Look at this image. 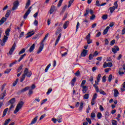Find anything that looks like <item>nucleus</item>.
I'll use <instances>...</instances> for the list:
<instances>
[{
    "label": "nucleus",
    "instance_id": "nucleus-5",
    "mask_svg": "<svg viewBox=\"0 0 125 125\" xmlns=\"http://www.w3.org/2000/svg\"><path fill=\"white\" fill-rule=\"evenodd\" d=\"M13 7L12 8V11H14V10H16L17 9L18 6H19V1L16 0L13 3Z\"/></svg>",
    "mask_w": 125,
    "mask_h": 125
},
{
    "label": "nucleus",
    "instance_id": "nucleus-10",
    "mask_svg": "<svg viewBox=\"0 0 125 125\" xmlns=\"http://www.w3.org/2000/svg\"><path fill=\"white\" fill-rule=\"evenodd\" d=\"M30 86H26L25 88L22 89L20 91V93H23V92H25V91H27V90H29L30 89Z\"/></svg>",
    "mask_w": 125,
    "mask_h": 125
},
{
    "label": "nucleus",
    "instance_id": "nucleus-51",
    "mask_svg": "<svg viewBox=\"0 0 125 125\" xmlns=\"http://www.w3.org/2000/svg\"><path fill=\"white\" fill-rule=\"evenodd\" d=\"M101 78V74H98L97 77V81L98 82H100V78Z\"/></svg>",
    "mask_w": 125,
    "mask_h": 125
},
{
    "label": "nucleus",
    "instance_id": "nucleus-9",
    "mask_svg": "<svg viewBox=\"0 0 125 125\" xmlns=\"http://www.w3.org/2000/svg\"><path fill=\"white\" fill-rule=\"evenodd\" d=\"M119 50H120V48L118 46H115L114 48H112V51L113 52V53H114V54H116L117 51H119Z\"/></svg>",
    "mask_w": 125,
    "mask_h": 125
},
{
    "label": "nucleus",
    "instance_id": "nucleus-15",
    "mask_svg": "<svg viewBox=\"0 0 125 125\" xmlns=\"http://www.w3.org/2000/svg\"><path fill=\"white\" fill-rule=\"evenodd\" d=\"M69 21H66L63 24V29H67V28L68 27V26H69Z\"/></svg>",
    "mask_w": 125,
    "mask_h": 125
},
{
    "label": "nucleus",
    "instance_id": "nucleus-44",
    "mask_svg": "<svg viewBox=\"0 0 125 125\" xmlns=\"http://www.w3.org/2000/svg\"><path fill=\"white\" fill-rule=\"evenodd\" d=\"M88 13H89V9H87L85 10V12L84 14V16H87L88 15Z\"/></svg>",
    "mask_w": 125,
    "mask_h": 125
},
{
    "label": "nucleus",
    "instance_id": "nucleus-54",
    "mask_svg": "<svg viewBox=\"0 0 125 125\" xmlns=\"http://www.w3.org/2000/svg\"><path fill=\"white\" fill-rule=\"evenodd\" d=\"M96 98H97V93H95L94 94V95L93 96V98H92V100H95V99H96Z\"/></svg>",
    "mask_w": 125,
    "mask_h": 125
},
{
    "label": "nucleus",
    "instance_id": "nucleus-40",
    "mask_svg": "<svg viewBox=\"0 0 125 125\" xmlns=\"http://www.w3.org/2000/svg\"><path fill=\"white\" fill-rule=\"evenodd\" d=\"M102 18L103 20H106V19H108V15H104L102 17Z\"/></svg>",
    "mask_w": 125,
    "mask_h": 125
},
{
    "label": "nucleus",
    "instance_id": "nucleus-35",
    "mask_svg": "<svg viewBox=\"0 0 125 125\" xmlns=\"http://www.w3.org/2000/svg\"><path fill=\"white\" fill-rule=\"evenodd\" d=\"M85 83H86V81L85 80H83L81 83V87L85 86L84 85L85 84Z\"/></svg>",
    "mask_w": 125,
    "mask_h": 125
},
{
    "label": "nucleus",
    "instance_id": "nucleus-33",
    "mask_svg": "<svg viewBox=\"0 0 125 125\" xmlns=\"http://www.w3.org/2000/svg\"><path fill=\"white\" fill-rule=\"evenodd\" d=\"M10 32V29L7 28L6 30L5 31V34L6 36L7 37L9 36V33Z\"/></svg>",
    "mask_w": 125,
    "mask_h": 125
},
{
    "label": "nucleus",
    "instance_id": "nucleus-24",
    "mask_svg": "<svg viewBox=\"0 0 125 125\" xmlns=\"http://www.w3.org/2000/svg\"><path fill=\"white\" fill-rule=\"evenodd\" d=\"M7 111H8V108H6L4 110V111L3 112V115L2 116V118L5 117V115H6V114L7 113Z\"/></svg>",
    "mask_w": 125,
    "mask_h": 125
},
{
    "label": "nucleus",
    "instance_id": "nucleus-25",
    "mask_svg": "<svg viewBox=\"0 0 125 125\" xmlns=\"http://www.w3.org/2000/svg\"><path fill=\"white\" fill-rule=\"evenodd\" d=\"M114 91V97H118V95L119 94V91H118L117 89H115Z\"/></svg>",
    "mask_w": 125,
    "mask_h": 125
},
{
    "label": "nucleus",
    "instance_id": "nucleus-62",
    "mask_svg": "<svg viewBox=\"0 0 125 125\" xmlns=\"http://www.w3.org/2000/svg\"><path fill=\"white\" fill-rule=\"evenodd\" d=\"M94 18H95V15L92 14V16L90 17V20H94Z\"/></svg>",
    "mask_w": 125,
    "mask_h": 125
},
{
    "label": "nucleus",
    "instance_id": "nucleus-29",
    "mask_svg": "<svg viewBox=\"0 0 125 125\" xmlns=\"http://www.w3.org/2000/svg\"><path fill=\"white\" fill-rule=\"evenodd\" d=\"M30 4H31V0H28L27 2L26 3V5L25 7V8L27 9L29 6H30Z\"/></svg>",
    "mask_w": 125,
    "mask_h": 125
},
{
    "label": "nucleus",
    "instance_id": "nucleus-14",
    "mask_svg": "<svg viewBox=\"0 0 125 125\" xmlns=\"http://www.w3.org/2000/svg\"><path fill=\"white\" fill-rule=\"evenodd\" d=\"M7 19L6 18L2 17L0 20V26H1L6 21Z\"/></svg>",
    "mask_w": 125,
    "mask_h": 125
},
{
    "label": "nucleus",
    "instance_id": "nucleus-60",
    "mask_svg": "<svg viewBox=\"0 0 125 125\" xmlns=\"http://www.w3.org/2000/svg\"><path fill=\"white\" fill-rule=\"evenodd\" d=\"M114 5H115V7L116 9L118 8V6H119V5H118V1H116L114 2Z\"/></svg>",
    "mask_w": 125,
    "mask_h": 125
},
{
    "label": "nucleus",
    "instance_id": "nucleus-32",
    "mask_svg": "<svg viewBox=\"0 0 125 125\" xmlns=\"http://www.w3.org/2000/svg\"><path fill=\"white\" fill-rule=\"evenodd\" d=\"M26 55H27L26 54H24L23 55H22L20 58V59H19L18 62H20L24 58V57L26 56Z\"/></svg>",
    "mask_w": 125,
    "mask_h": 125
},
{
    "label": "nucleus",
    "instance_id": "nucleus-57",
    "mask_svg": "<svg viewBox=\"0 0 125 125\" xmlns=\"http://www.w3.org/2000/svg\"><path fill=\"white\" fill-rule=\"evenodd\" d=\"M87 41V43L88 44H90L92 42V40L91 39H88Z\"/></svg>",
    "mask_w": 125,
    "mask_h": 125
},
{
    "label": "nucleus",
    "instance_id": "nucleus-61",
    "mask_svg": "<svg viewBox=\"0 0 125 125\" xmlns=\"http://www.w3.org/2000/svg\"><path fill=\"white\" fill-rule=\"evenodd\" d=\"M107 67H113V63L112 62H108L107 63Z\"/></svg>",
    "mask_w": 125,
    "mask_h": 125
},
{
    "label": "nucleus",
    "instance_id": "nucleus-2",
    "mask_svg": "<svg viewBox=\"0 0 125 125\" xmlns=\"http://www.w3.org/2000/svg\"><path fill=\"white\" fill-rule=\"evenodd\" d=\"M48 35H49L48 33L46 34V35L44 37L43 40L42 41V42L41 43V45L39 47L38 51H37L38 54H39V53H41L42 52V49H43V46H44V44H43V42H44V41H45V39H47V38L48 37Z\"/></svg>",
    "mask_w": 125,
    "mask_h": 125
},
{
    "label": "nucleus",
    "instance_id": "nucleus-20",
    "mask_svg": "<svg viewBox=\"0 0 125 125\" xmlns=\"http://www.w3.org/2000/svg\"><path fill=\"white\" fill-rule=\"evenodd\" d=\"M81 87L83 88L82 90L83 93H85V92H86V91H87V90L88 89V87H87L86 86H83Z\"/></svg>",
    "mask_w": 125,
    "mask_h": 125
},
{
    "label": "nucleus",
    "instance_id": "nucleus-17",
    "mask_svg": "<svg viewBox=\"0 0 125 125\" xmlns=\"http://www.w3.org/2000/svg\"><path fill=\"white\" fill-rule=\"evenodd\" d=\"M54 10H55V6H54V5L51 6L49 11L50 14H52V13L54 12Z\"/></svg>",
    "mask_w": 125,
    "mask_h": 125
},
{
    "label": "nucleus",
    "instance_id": "nucleus-64",
    "mask_svg": "<svg viewBox=\"0 0 125 125\" xmlns=\"http://www.w3.org/2000/svg\"><path fill=\"white\" fill-rule=\"evenodd\" d=\"M51 121L54 123V124H56V122H57V119L55 118H52Z\"/></svg>",
    "mask_w": 125,
    "mask_h": 125
},
{
    "label": "nucleus",
    "instance_id": "nucleus-52",
    "mask_svg": "<svg viewBox=\"0 0 125 125\" xmlns=\"http://www.w3.org/2000/svg\"><path fill=\"white\" fill-rule=\"evenodd\" d=\"M93 57H94V56H93V54H90L89 55V60H92L93 59Z\"/></svg>",
    "mask_w": 125,
    "mask_h": 125
},
{
    "label": "nucleus",
    "instance_id": "nucleus-26",
    "mask_svg": "<svg viewBox=\"0 0 125 125\" xmlns=\"http://www.w3.org/2000/svg\"><path fill=\"white\" fill-rule=\"evenodd\" d=\"M11 13V11H10V10H7L6 14L5 15V17H6V18H8Z\"/></svg>",
    "mask_w": 125,
    "mask_h": 125
},
{
    "label": "nucleus",
    "instance_id": "nucleus-13",
    "mask_svg": "<svg viewBox=\"0 0 125 125\" xmlns=\"http://www.w3.org/2000/svg\"><path fill=\"white\" fill-rule=\"evenodd\" d=\"M62 35V34H61V33H60L58 38L57 39L55 43V45L56 46L57 45V43H58V42H59V41H60V39L61 38V36Z\"/></svg>",
    "mask_w": 125,
    "mask_h": 125
},
{
    "label": "nucleus",
    "instance_id": "nucleus-16",
    "mask_svg": "<svg viewBox=\"0 0 125 125\" xmlns=\"http://www.w3.org/2000/svg\"><path fill=\"white\" fill-rule=\"evenodd\" d=\"M66 8H67V5H65L63 7L62 9L60 14V15H63V14L64 13V12H65V11L66 10Z\"/></svg>",
    "mask_w": 125,
    "mask_h": 125
},
{
    "label": "nucleus",
    "instance_id": "nucleus-42",
    "mask_svg": "<svg viewBox=\"0 0 125 125\" xmlns=\"http://www.w3.org/2000/svg\"><path fill=\"white\" fill-rule=\"evenodd\" d=\"M9 122H10V119H7L5 121L4 123V125H7L9 124Z\"/></svg>",
    "mask_w": 125,
    "mask_h": 125
},
{
    "label": "nucleus",
    "instance_id": "nucleus-31",
    "mask_svg": "<svg viewBox=\"0 0 125 125\" xmlns=\"http://www.w3.org/2000/svg\"><path fill=\"white\" fill-rule=\"evenodd\" d=\"M93 86L95 87L96 92H99V88H98V86L96 84H94Z\"/></svg>",
    "mask_w": 125,
    "mask_h": 125
},
{
    "label": "nucleus",
    "instance_id": "nucleus-46",
    "mask_svg": "<svg viewBox=\"0 0 125 125\" xmlns=\"http://www.w3.org/2000/svg\"><path fill=\"white\" fill-rule=\"evenodd\" d=\"M62 2H63V0H60L57 5L58 7H60V6H61V4H62Z\"/></svg>",
    "mask_w": 125,
    "mask_h": 125
},
{
    "label": "nucleus",
    "instance_id": "nucleus-45",
    "mask_svg": "<svg viewBox=\"0 0 125 125\" xmlns=\"http://www.w3.org/2000/svg\"><path fill=\"white\" fill-rule=\"evenodd\" d=\"M88 98H89V94H85L83 96V99H88Z\"/></svg>",
    "mask_w": 125,
    "mask_h": 125
},
{
    "label": "nucleus",
    "instance_id": "nucleus-56",
    "mask_svg": "<svg viewBox=\"0 0 125 125\" xmlns=\"http://www.w3.org/2000/svg\"><path fill=\"white\" fill-rule=\"evenodd\" d=\"M10 71H11V69H7L4 71V74H8V73L10 72Z\"/></svg>",
    "mask_w": 125,
    "mask_h": 125
},
{
    "label": "nucleus",
    "instance_id": "nucleus-7",
    "mask_svg": "<svg viewBox=\"0 0 125 125\" xmlns=\"http://www.w3.org/2000/svg\"><path fill=\"white\" fill-rule=\"evenodd\" d=\"M87 52H88V50L83 49V51L81 53V56H82V57H85L87 55Z\"/></svg>",
    "mask_w": 125,
    "mask_h": 125
},
{
    "label": "nucleus",
    "instance_id": "nucleus-59",
    "mask_svg": "<svg viewBox=\"0 0 125 125\" xmlns=\"http://www.w3.org/2000/svg\"><path fill=\"white\" fill-rule=\"evenodd\" d=\"M81 75V72H80V71H78L75 73V76H76L77 77H79V76Z\"/></svg>",
    "mask_w": 125,
    "mask_h": 125
},
{
    "label": "nucleus",
    "instance_id": "nucleus-28",
    "mask_svg": "<svg viewBox=\"0 0 125 125\" xmlns=\"http://www.w3.org/2000/svg\"><path fill=\"white\" fill-rule=\"evenodd\" d=\"M119 75H124L125 74V72H124V68H121L119 69Z\"/></svg>",
    "mask_w": 125,
    "mask_h": 125
},
{
    "label": "nucleus",
    "instance_id": "nucleus-27",
    "mask_svg": "<svg viewBox=\"0 0 125 125\" xmlns=\"http://www.w3.org/2000/svg\"><path fill=\"white\" fill-rule=\"evenodd\" d=\"M115 9H117V8H116L115 6L110 7L109 8V10L110 11V13H113V12H114V11H115Z\"/></svg>",
    "mask_w": 125,
    "mask_h": 125
},
{
    "label": "nucleus",
    "instance_id": "nucleus-34",
    "mask_svg": "<svg viewBox=\"0 0 125 125\" xmlns=\"http://www.w3.org/2000/svg\"><path fill=\"white\" fill-rule=\"evenodd\" d=\"M26 51V49L25 48H23L21 50V51L19 53V55H21V54H23V53H25Z\"/></svg>",
    "mask_w": 125,
    "mask_h": 125
},
{
    "label": "nucleus",
    "instance_id": "nucleus-37",
    "mask_svg": "<svg viewBox=\"0 0 125 125\" xmlns=\"http://www.w3.org/2000/svg\"><path fill=\"white\" fill-rule=\"evenodd\" d=\"M110 115V114L109 113L108 111H106L105 113V120H107L108 119V117Z\"/></svg>",
    "mask_w": 125,
    "mask_h": 125
},
{
    "label": "nucleus",
    "instance_id": "nucleus-19",
    "mask_svg": "<svg viewBox=\"0 0 125 125\" xmlns=\"http://www.w3.org/2000/svg\"><path fill=\"white\" fill-rule=\"evenodd\" d=\"M35 46L36 44L35 43L33 44L29 48V52H33L34 49H35Z\"/></svg>",
    "mask_w": 125,
    "mask_h": 125
},
{
    "label": "nucleus",
    "instance_id": "nucleus-39",
    "mask_svg": "<svg viewBox=\"0 0 125 125\" xmlns=\"http://www.w3.org/2000/svg\"><path fill=\"white\" fill-rule=\"evenodd\" d=\"M22 69H23L22 64L21 65V66L18 68L17 70V73H19V72H20L22 70Z\"/></svg>",
    "mask_w": 125,
    "mask_h": 125
},
{
    "label": "nucleus",
    "instance_id": "nucleus-53",
    "mask_svg": "<svg viewBox=\"0 0 125 125\" xmlns=\"http://www.w3.org/2000/svg\"><path fill=\"white\" fill-rule=\"evenodd\" d=\"M89 81L91 82V83H92V84H93V76L90 77Z\"/></svg>",
    "mask_w": 125,
    "mask_h": 125
},
{
    "label": "nucleus",
    "instance_id": "nucleus-11",
    "mask_svg": "<svg viewBox=\"0 0 125 125\" xmlns=\"http://www.w3.org/2000/svg\"><path fill=\"white\" fill-rule=\"evenodd\" d=\"M6 94V90H4L3 93H1L0 97V100H2L5 97Z\"/></svg>",
    "mask_w": 125,
    "mask_h": 125
},
{
    "label": "nucleus",
    "instance_id": "nucleus-50",
    "mask_svg": "<svg viewBox=\"0 0 125 125\" xmlns=\"http://www.w3.org/2000/svg\"><path fill=\"white\" fill-rule=\"evenodd\" d=\"M112 125H118V122L116 120H113L112 121Z\"/></svg>",
    "mask_w": 125,
    "mask_h": 125
},
{
    "label": "nucleus",
    "instance_id": "nucleus-30",
    "mask_svg": "<svg viewBox=\"0 0 125 125\" xmlns=\"http://www.w3.org/2000/svg\"><path fill=\"white\" fill-rule=\"evenodd\" d=\"M83 108V103L81 102L80 106L79 109V111H82Z\"/></svg>",
    "mask_w": 125,
    "mask_h": 125
},
{
    "label": "nucleus",
    "instance_id": "nucleus-3",
    "mask_svg": "<svg viewBox=\"0 0 125 125\" xmlns=\"http://www.w3.org/2000/svg\"><path fill=\"white\" fill-rule=\"evenodd\" d=\"M24 105V102L21 101L19 103V104H17L15 110L14 111V114H17L18 112H19V110L22 108V107H23V105Z\"/></svg>",
    "mask_w": 125,
    "mask_h": 125
},
{
    "label": "nucleus",
    "instance_id": "nucleus-48",
    "mask_svg": "<svg viewBox=\"0 0 125 125\" xmlns=\"http://www.w3.org/2000/svg\"><path fill=\"white\" fill-rule=\"evenodd\" d=\"M8 39V37L7 36L4 35V37H3V39L2 41L6 42V41H7Z\"/></svg>",
    "mask_w": 125,
    "mask_h": 125
},
{
    "label": "nucleus",
    "instance_id": "nucleus-47",
    "mask_svg": "<svg viewBox=\"0 0 125 125\" xmlns=\"http://www.w3.org/2000/svg\"><path fill=\"white\" fill-rule=\"evenodd\" d=\"M112 78H113V75L112 74H110L108 77V82H109V83H111V82H112Z\"/></svg>",
    "mask_w": 125,
    "mask_h": 125
},
{
    "label": "nucleus",
    "instance_id": "nucleus-23",
    "mask_svg": "<svg viewBox=\"0 0 125 125\" xmlns=\"http://www.w3.org/2000/svg\"><path fill=\"white\" fill-rule=\"evenodd\" d=\"M61 32H62V28L59 27L58 28V29L56 31V36H57V35L59 34V33H60Z\"/></svg>",
    "mask_w": 125,
    "mask_h": 125
},
{
    "label": "nucleus",
    "instance_id": "nucleus-6",
    "mask_svg": "<svg viewBox=\"0 0 125 125\" xmlns=\"http://www.w3.org/2000/svg\"><path fill=\"white\" fill-rule=\"evenodd\" d=\"M15 47H16V43L14 42L9 52V54H10V55H11L12 53H13V51L15 50Z\"/></svg>",
    "mask_w": 125,
    "mask_h": 125
},
{
    "label": "nucleus",
    "instance_id": "nucleus-18",
    "mask_svg": "<svg viewBox=\"0 0 125 125\" xmlns=\"http://www.w3.org/2000/svg\"><path fill=\"white\" fill-rule=\"evenodd\" d=\"M38 121V116H36L35 118H34L31 123H30V125H35V123H37V121Z\"/></svg>",
    "mask_w": 125,
    "mask_h": 125
},
{
    "label": "nucleus",
    "instance_id": "nucleus-21",
    "mask_svg": "<svg viewBox=\"0 0 125 125\" xmlns=\"http://www.w3.org/2000/svg\"><path fill=\"white\" fill-rule=\"evenodd\" d=\"M76 81L77 78L76 77L72 79V80L71 82V86H74V85H75V83H76Z\"/></svg>",
    "mask_w": 125,
    "mask_h": 125
},
{
    "label": "nucleus",
    "instance_id": "nucleus-38",
    "mask_svg": "<svg viewBox=\"0 0 125 125\" xmlns=\"http://www.w3.org/2000/svg\"><path fill=\"white\" fill-rule=\"evenodd\" d=\"M50 66H51V64L50 63L46 67V68L45 69V73H46L47 72V71H48V69H49V68L50 67Z\"/></svg>",
    "mask_w": 125,
    "mask_h": 125
},
{
    "label": "nucleus",
    "instance_id": "nucleus-58",
    "mask_svg": "<svg viewBox=\"0 0 125 125\" xmlns=\"http://www.w3.org/2000/svg\"><path fill=\"white\" fill-rule=\"evenodd\" d=\"M103 83H106V76H104L102 78Z\"/></svg>",
    "mask_w": 125,
    "mask_h": 125
},
{
    "label": "nucleus",
    "instance_id": "nucleus-22",
    "mask_svg": "<svg viewBox=\"0 0 125 125\" xmlns=\"http://www.w3.org/2000/svg\"><path fill=\"white\" fill-rule=\"evenodd\" d=\"M109 29H110V26H107L103 32V35H106L107 33H108V31H109Z\"/></svg>",
    "mask_w": 125,
    "mask_h": 125
},
{
    "label": "nucleus",
    "instance_id": "nucleus-63",
    "mask_svg": "<svg viewBox=\"0 0 125 125\" xmlns=\"http://www.w3.org/2000/svg\"><path fill=\"white\" fill-rule=\"evenodd\" d=\"M101 4L99 3V1L98 0H96V6H100Z\"/></svg>",
    "mask_w": 125,
    "mask_h": 125
},
{
    "label": "nucleus",
    "instance_id": "nucleus-49",
    "mask_svg": "<svg viewBox=\"0 0 125 125\" xmlns=\"http://www.w3.org/2000/svg\"><path fill=\"white\" fill-rule=\"evenodd\" d=\"M51 91H52V88H50L48 89V91L46 92V94L47 95H48V94H49Z\"/></svg>",
    "mask_w": 125,
    "mask_h": 125
},
{
    "label": "nucleus",
    "instance_id": "nucleus-55",
    "mask_svg": "<svg viewBox=\"0 0 125 125\" xmlns=\"http://www.w3.org/2000/svg\"><path fill=\"white\" fill-rule=\"evenodd\" d=\"M96 117V115L94 113V112H92L91 113V118H92V119H94V118H95Z\"/></svg>",
    "mask_w": 125,
    "mask_h": 125
},
{
    "label": "nucleus",
    "instance_id": "nucleus-43",
    "mask_svg": "<svg viewBox=\"0 0 125 125\" xmlns=\"http://www.w3.org/2000/svg\"><path fill=\"white\" fill-rule=\"evenodd\" d=\"M75 1V0H70L68 4V7H70L71 5H72V3H73Z\"/></svg>",
    "mask_w": 125,
    "mask_h": 125
},
{
    "label": "nucleus",
    "instance_id": "nucleus-4",
    "mask_svg": "<svg viewBox=\"0 0 125 125\" xmlns=\"http://www.w3.org/2000/svg\"><path fill=\"white\" fill-rule=\"evenodd\" d=\"M16 101L15 100V98H12L11 100H10L8 101V105H10V104H11V106L9 108V111H10V110H11L12 109H13V108H14V103H15Z\"/></svg>",
    "mask_w": 125,
    "mask_h": 125
},
{
    "label": "nucleus",
    "instance_id": "nucleus-12",
    "mask_svg": "<svg viewBox=\"0 0 125 125\" xmlns=\"http://www.w3.org/2000/svg\"><path fill=\"white\" fill-rule=\"evenodd\" d=\"M27 36H26L25 39H28V38H31L32 36H33V35H35V33L34 31L28 32L27 34Z\"/></svg>",
    "mask_w": 125,
    "mask_h": 125
},
{
    "label": "nucleus",
    "instance_id": "nucleus-36",
    "mask_svg": "<svg viewBox=\"0 0 125 125\" xmlns=\"http://www.w3.org/2000/svg\"><path fill=\"white\" fill-rule=\"evenodd\" d=\"M97 117L99 119H101L102 118V114H101L100 112H98L97 114Z\"/></svg>",
    "mask_w": 125,
    "mask_h": 125
},
{
    "label": "nucleus",
    "instance_id": "nucleus-1",
    "mask_svg": "<svg viewBox=\"0 0 125 125\" xmlns=\"http://www.w3.org/2000/svg\"><path fill=\"white\" fill-rule=\"evenodd\" d=\"M26 76L28 78H30L31 76H32V71H29V69H28V68L25 69L21 79V83H23L24 80H25L26 78Z\"/></svg>",
    "mask_w": 125,
    "mask_h": 125
},
{
    "label": "nucleus",
    "instance_id": "nucleus-41",
    "mask_svg": "<svg viewBox=\"0 0 125 125\" xmlns=\"http://www.w3.org/2000/svg\"><path fill=\"white\" fill-rule=\"evenodd\" d=\"M18 81H19V79H17L16 81L13 83V86H15L17 84V83H18Z\"/></svg>",
    "mask_w": 125,
    "mask_h": 125
},
{
    "label": "nucleus",
    "instance_id": "nucleus-8",
    "mask_svg": "<svg viewBox=\"0 0 125 125\" xmlns=\"http://www.w3.org/2000/svg\"><path fill=\"white\" fill-rule=\"evenodd\" d=\"M32 8V6L30 7L27 12L25 13L24 15L23 16L24 19H26L27 17H28V15L31 13V9Z\"/></svg>",
    "mask_w": 125,
    "mask_h": 125
}]
</instances>
